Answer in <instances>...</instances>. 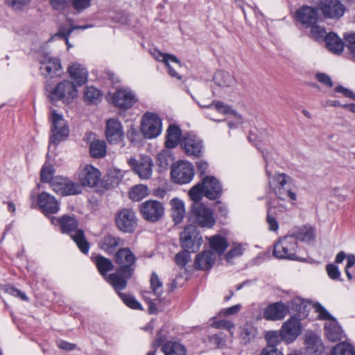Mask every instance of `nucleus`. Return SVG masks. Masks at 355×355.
<instances>
[{
	"instance_id": "20e7f679",
	"label": "nucleus",
	"mask_w": 355,
	"mask_h": 355,
	"mask_svg": "<svg viewBox=\"0 0 355 355\" xmlns=\"http://www.w3.org/2000/svg\"><path fill=\"white\" fill-rule=\"evenodd\" d=\"M37 58L40 64V73L45 78H53L62 75L63 71L59 58L53 57L45 51L40 52Z\"/></svg>"
},
{
	"instance_id": "9b49d317",
	"label": "nucleus",
	"mask_w": 355,
	"mask_h": 355,
	"mask_svg": "<svg viewBox=\"0 0 355 355\" xmlns=\"http://www.w3.org/2000/svg\"><path fill=\"white\" fill-rule=\"evenodd\" d=\"M140 214L142 217L150 222H157L164 214L163 205L154 200H148L142 202L139 206Z\"/></svg>"
},
{
	"instance_id": "e433bc0d",
	"label": "nucleus",
	"mask_w": 355,
	"mask_h": 355,
	"mask_svg": "<svg viewBox=\"0 0 355 355\" xmlns=\"http://www.w3.org/2000/svg\"><path fill=\"white\" fill-rule=\"evenodd\" d=\"M94 263L101 275L105 277L107 272L114 269L112 261L102 255H98L94 259Z\"/></svg>"
},
{
	"instance_id": "8fccbe9b",
	"label": "nucleus",
	"mask_w": 355,
	"mask_h": 355,
	"mask_svg": "<svg viewBox=\"0 0 355 355\" xmlns=\"http://www.w3.org/2000/svg\"><path fill=\"white\" fill-rule=\"evenodd\" d=\"M266 222L269 226L270 231H276L279 228V224L276 218V208L269 207L268 208V214L266 217Z\"/></svg>"
},
{
	"instance_id": "864d4df0",
	"label": "nucleus",
	"mask_w": 355,
	"mask_h": 355,
	"mask_svg": "<svg viewBox=\"0 0 355 355\" xmlns=\"http://www.w3.org/2000/svg\"><path fill=\"white\" fill-rule=\"evenodd\" d=\"M172 160V157L167 150H163L157 154V164L162 168H166Z\"/></svg>"
},
{
	"instance_id": "774afa93",
	"label": "nucleus",
	"mask_w": 355,
	"mask_h": 355,
	"mask_svg": "<svg viewBox=\"0 0 355 355\" xmlns=\"http://www.w3.org/2000/svg\"><path fill=\"white\" fill-rule=\"evenodd\" d=\"M6 291L8 294H10L15 297H18L19 298H20L22 300L27 301L28 300V297L26 295V294L24 292H22L12 286L7 287Z\"/></svg>"
},
{
	"instance_id": "6e6552de",
	"label": "nucleus",
	"mask_w": 355,
	"mask_h": 355,
	"mask_svg": "<svg viewBox=\"0 0 355 355\" xmlns=\"http://www.w3.org/2000/svg\"><path fill=\"white\" fill-rule=\"evenodd\" d=\"M52 135L50 137L49 144H58L64 140L69 135V128L66 124L62 114H58L55 110L51 112Z\"/></svg>"
},
{
	"instance_id": "f3484780",
	"label": "nucleus",
	"mask_w": 355,
	"mask_h": 355,
	"mask_svg": "<svg viewBox=\"0 0 355 355\" xmlns=\"http://www.w3.org/2000/svg\"><path fill=\"white\" fill-rule=\"evenodd\" d=\"M128 164L141 179L147 180L151 177L153 164L149 157H143L139 160L130 158Z\"/></svg>"
},
{
	"instance_id": "6e6d98bb",
	"label": "nucleus",
	"mask_w": 355,
	"mask_h": 355,
	"mask_svg": "<svg viewBox=\"0 0 355 355\" xmlns=\"http://www.w3.org/2000/svg\"><path fill=\"white\" fill-rule=\"evenodd\" d=\"M191 252H188L184 250L183 251L179 252L175 257V262L178 266L180 268H184L187 263L189 261L191 257L190 253Z\"/></svg>"
},
{
	"instance_id": "680f3d73",
	"label": "nucleus",
	"mask_w": 355,
	"mask_h": 355,
	"mask_svg": "<svg viewBox=\"0 0 355 355\" xmlns=\"http://www.w3.org/2000/svg\"><path fill=\"white\" fill-rule=\"evenodd\" d=\"M326 270L328 276L333 280H339L340 278V272L338 270V266L333 263L327 264L326 266Z\"/></svg>"
},
{
	"instance_id": "bb28decb",
	"label": "nucleus",
	"mask_w": 355,
	"mask_h": 355,
	"mask_svg": "<svg viewBox=\"0 0 355 355\" xmlns=\"http://www.w3.org/2000/svg\"><path fill=\"white\" fill-rule=\"evenodd\" d=\"M216 259L215 254L211 251H204L196 256L195 260L196 268L200 270H209Z\"/></svg>"
},
{
	"instance_id": "6ab92c4d",
	"label": "nucleus",
	"mask_w": 355,
	"mask_h": 355,
	"mask_svg": "<svg viewBox=\"0 0 355 355\" xmlns=\"http://www.w3.org/2000/svg\"><path fill=\"white\" fill-rule=\"evenodd\" d=\"M113 104L119 108L127 110L136 101L135 94L128 89H118L112 97Z\"/></svg>"
},
{
	"instance_id": "9d476101",
	"label": "nucleus",
	"mask_w": 355,
	"mask_h": 355,
	"mask_svg": "<svg viewBox=\"0 0 355 355\" xmlns=\"http://www.w3.org/2000/svg\"><path fill=\"white\" fill-rule=\"evenodd\" d=\"M141 131L146 138L157 137L162 131V121L157 114L146 113L141 120Z\"/></svg>"
},
{
	"instance_id": "0e129e2a",
	"label": "nucleus",
	"mask_w": 355,
	"mask_h": 355,
	"mask_svg": "<svg viewBox=\"0 0 355 355\" xmlns=\"http://www.w3.org/2000/svg\"><path fill=\"white\" fill-rule=\"evenodd\" d=\"M72 0H50L52 7L56 10H63L71 3Z\"/></svg>"
},
{
	"instance_id": "473e14b6",
	"label": "nucleus",
	"mask_w": 355,
	"mask_h": 355,
	"mask_svg": "<svg viewBox=\"0 0 355 355\" xmlns=\"http://www.w3.org/2000/svg\"><path fill=\"white\" fill-rule=\"evenodd\" d=\"M164 355H186L185 347L175 341H167L162 347Z\"/></svg>"
},
{
	"instance_id": "c03bdc74",
	"label": "nucleus",
	"mask_w": 355,
	"mask_h": 355,
	"mask_svg": "<svg viewBox=\"0 0 355 355\" xmlns=\"http://www.w3.org/2000/svg\"><path fill=\"white\" fill-rule=\"evenodd\" d=\"M198 103L201 107H205V108H210V107H211V106L213 105H214L215 109L220 113H223V114L232 113L235 116L237 115V113L235 111L232 110V109L230 106L224 104L221 101H216V102L213 101L210 104H205V103Z\"/></svg>"
},
{
	"instance_id": "cd10ccee",
	"label": "nucleus",
	"mask_w": 355,
	"mask_h": 355,
	"mask_svg": "<svg viewBox=\"0 0 355 355\" xmlns=\"http://www.w3.org/2000/svg\"><path fill=\"white\" fill-rule=\"evenodd\" d=\"M68 72L78 85H84L87 80L88 72L80 64L73 63L68 67Z\"/></svg>"
},
{
	"instance_id": "338daca9",
	"label": "nucleus",
	"mask_w": 355,
	"mask_h": 355,
	"mask_svg": "<svg viewBox=\"0 0 355 355\" xmlns=\"http://www.w3.org/2000/svg\"><path fill=\"white\" fill-rule=\"evenodd\" d=\"M315 78L320 83L328 87H331L333 86V82L330 76L324 73H318L315 75Z\"/></svg>"
},
{
	"instance_id": "c756f323",
	"label": "nucleus",
	"mask_w": 355,
	"mask_h": 355,
	"mask_svg": "<svg viewBox=\"0 0 355 355\" xmlns=\"http://www.w3.org/2000/svg\"><path fill=\"white\" fill-rule=\"evenodd\" d=\"M324 42L327 48L332 53H340L343 50V42L334 33L327 34L324 37Z\"/></svg>"
},
{
	"instance_id": "0eeeda50",
	"label": "nucleus",
	"mask_w": 355,
	"mask_h": 355,
	"mask_svg": "<svg viewBox=\"0 0 355 355\" xmlns=\"http://www.w3.org/2000/svg\"><path fill=\"white\" fill-rule=\"evenodd\" d=\"M194 176L193 165L188 162L179 161L172 165L171 177L177 184H184L190 182Z\"/></svg>"
},
{
	"instance_id": "5fc2aeb1",
	"label": "nucleus",
	"mask_w": 355,
	"mask_h": 355,
	"mask_svg": "<svg viewBox=\"0 0 355 355\" xmlns=\"http://www.w3.org/2000/svg\"><path fill=\"white\" fill-rule=\"evenodd\" d=\"M244 252V248L242 247L241 245L237 244L234 246L233 248H232L230 251L227 252V254L225 256V260L228 263H232V261L235 257H238L239 256H241Z\"/></svg>"
},
{
	"instance_id": "58836bf2",
	"label": "nucleus",
	"mask_w": 355,
	"mask_h": 355,
	"mask_svg": "<svg viewBox=\"0 0 355 355\" xmlns=\"http://www.w3.org/2000/svg\"><path fill=\"white\" fill-rule=\"evenodd\" d=\"M291 236H294L296 238L297 242V240H300L304 242H309L312 241L315 237L314 229L311 227L304 226L300 227Z\"/></svg>"
},
{
	"instance_id": "79ce46f5",
	"label": "nucleus",
	"mask_w": 355,
	"mask_h": 355,
	"mask_svg": "<svg viewBox=\"0 0 355 355\" xmlns=\"http://www.w3.org/2000/svg\"><path fill=\"white\" fill-rule=\"evenodd\" d=\"M148 187L144 184L133 187L130 192V198L134 201H140L148 195Z\"/></svg>"
},
{
	"instance_id": "37998d69",
	"label": "nucleus",
	"mask_w": 355,
	"mask_h": 355,
	"mask_svg": "<svg viewBox=\"0 0 355 355\" xmlns=\"http://www.w3.org/2000/svg\"><path fill=\"white\" fill-rule=\"evenodd\" d=\"M151 54L157 61L164 62L165 64L171 62L175 63L176 66L180 67V60L173 55L163 53L157 49H154Z\"/></svg>"
},
{
	"instance_id": "13d9d810",
	"label": "nucleus",
	"mask_w": 355,
	"mask_h": 355,
	"mask_svg": "<svg viewBox=\"0 0 355 355\" xmlns=\"http://www.w3.org/2000/svg\"><path fill=\"white\" fill-rule=\"evenodd\" d=\"M92 0H72L71 5L76 12L80 13L91 6Z\"/></svg>"
},
{
	"instance_id": "de8ad7c7",
	"label": "nucleus",
	"mask_w": 355,
	"mask_h": 355,
	"mask_svg": "<svg viewBox=\"0 0 355 355\" xmlns=\"http://www.w3.org/2000/svg\"><path fill=\"white\" fill-rule=\"evenodd\" d=\"M189 195L190 198L195 202L194 204H200L199 202L204 196V187L202 182H199L194 185L189 190Z\"/></svg>"
},
{
	"instance_id": "a211bd4d",
	"label": "nucleus",
	"mask_w": 355,
	"mask_h": 355,
	"mask_svg": "<svg viewBox=\"0 0 355 355\" xmlns=\"http://www.w3.org/2000/svg\"><path fill=\"white\" fill-rule=\"evenodd\" d=\"M301 331L302 326L300 320L292 317L282 325L281 337L286 343H291L297 338Z\"/></svg>"
},
{
	"instance_id": "2f4dec72",
	"label": "nucleus",
	"mask_w": 355,
	"mask_h": 355,
	"mask_svg": "<svg viewBox=\"0 0 355 355\" xmlns=\"http://www.w3.org/2000/svg\"><path fill=\"white\" fill-rule=\"evenodd\" d=\"M181 137V130L178 126L171 125L167 130L165 145L168 148H173L178 146Z\"/></svg>"
},
{
	"instance_id": "bf43d9fd",
	"label": "nucleus",
	"mask_w": 355,
	"mask_h": 355,
	"mask_svg": "<svg viewBox=\"0 0 355 355\" xmlns=\"http://www.w3.org/2000/svg\"><path fill=\"white\" fill-rule=\"evenodd\" d=\"M309 28H311V35L316 40L324 39L327 35L325 29L317 25V24H313V26H310Z\"/></svg>"
},
{
	"instance_id": "412c9836",
	"label": "nucleus",
	"mask_w": 355,
	"mask_h": 355,
	"mask_svg": "<svg viewBox=\"0 0 355 355\" xmlns=\"http://www.w3.org/2000/svg\"><path fill=\"white\" fill-rule=\"evenodd\" d=\"M37 205L45 215L55 214L60 209L58 202L55 197L46 192H42L39 195Z\"/></svg>"
},
{
	"instance_id": "4d7b16f0",
	"label": "nucleus",
	"mask_w": 355,
	"mask_h": 355,
	"mask_svg": "<svg viewBox=\"0 0 355 355\" xmlns=\"http://www.w3.org/2000/svg\"><path fill=\"white\" fill-rule=\"evenodd\" d=\"M345 45L349 51L352 59L355 61V33H352L345 36Z\"/></svg>"
},
{
	"instance_id": "4be33fe9",
	"label": "nucleus",
	"mask_w": 355,
	"mask_h": 355,
	"mask_svg": "<svg viewBox=\"0 0 355 355\" xmlns=\"http://www.w3.org/2000/svg\"><path fill=\"white\" fill-rule=\"evenodd\" d=\"M100 177V171L91 165H86L78 174V179L81 184L90 187L97 185Z\"/></svg>"
},
{
	"instance_id": "1a4fd4ad",
	"label": "nucleus",
	"mask_w": 355,
	"mask_h": 355,
	"mask_svg": "<svg viewBox=\"0 0 355 355\" xmlns=\"http://www.w3.org/2000/svg\"><path fill=\"white\" fill-rule=\"evenodd\" d=\"M190 220L202 227H211L215 224L212 211L202 204L193 205Z\"/></svg>"
},
{
	"instance_id": "4468645a",
	"label": "nucleus",
	"mask_w": 355,
	"mask_h": 355,
	"mask_svg": "<svg viewBox=\"0 0 355 355\" xmlns=\"http://www.w3.org/2000/svg\"><path fill=\"white\" fill-rule=\"evenodd\" d=\"M117 227L123 232H132L137 227L135 213L130 209H123L116 216Z\"/></svg>"
},
{
	"instance_id": "a18cd8bd",
	"label": "nucleus",
	"mask_w": 355,
	"mask_h": 355,
	"mask_svg": "<svg viewBox=\"0 0 355 355\" xmlns=\"http://www.w3.org/2000/svg\"><path fill=\"white\" fill-rule=\"evenodd\" d=\"M101 94L94 87H87L85 92V100L89 104H96L100 101Z\"/></svg>"
},
{
	"instance_id": "e2e57ef3",
	"label": "nucleus",
	"mask_w": 355,
	"mask_h": 355,
	"mask_svg": "<svg viewBox=\"0 0 355 355\" xmlns=\"http://www.w3.org/2000/svg\"><path fill=\"white\" fill-rule=\"evenodd\" d=\"M29 0H6V3L15 10H21L28 5Z\"/></svg>"
},
{
	"instance_id": "f257e3e1",
	"label": "nucleus",
	"mask_w": 355,
	"mask_h": 355,
	"mask_svg": "<svg viewBox=\"0 0 355 355\" xmlns=\"http://www.w3.org/2000/svg\"><path fill=\"white\" fill-rule=\"evenodd\" d=\"M114 260L118 266L116 272L109 275L106 280L119 291L126 287L127 279L133 275L137 258L129 248H122L115 252Z\"/></svg>"
},
{
	"instance_id": "a19ab883",
	"label": "nucleus",
	"mask_w": 355,
	"mask_h": 355,
	"mask_svg": "<svg viewBox=\"0 0 355 355\" xmlns=\"http://www.w3.org/2000/svg\"><path fill=\"white\" fill-rule=\"evenodd\" d=\"M123 176V173L121 170L115 168H110L107 171L106 182L114 187L119 184Z\"/></svg>"
},
{
	"instance_id": "2eb2a0df",
	"label": "nucleus",
	"mask_w": 355,
	"mask_h": 355,
	"mask_svg": "<svg viewBox=\"0 0 355 355\" xmlns=\"http://www.w3.org/2000/svg\"><path fill=\"white\" fill-rule=\"evenodd\" d=\"M324 17L330 19H340L345 11V6L339 0H323L318 4Z\"/></svg>"
},
{
	"instance_id": "3c124183",
	"label": "nucleus",
	"mask_w": 355,
	"mask_h": 355,
	"mask_svg": "<svg viewBox=\"0 0 355 355\" xmlns=\"http://www.w3.org/2000/svg\"><path fill=\"white\" fill-rule=\"evenodd\" d=\"M55 170L53 167L49 164H44L42 166L40 172V178L42 182H49L54 178L53 176L54 175Z\"/></svg>"
},
{
	"instance_id": "09e8293b",
	"label": "nucleus",
	"mask_w": 355,
	"mask_h": 355,
	"mask_svg": "<svg viewBox=\"0 0 355 355\" xmlns=\"http://www.w3.org/2000/svg\"><path fill=\"white\" fill-rule=\"evenodd\" d=\"M150 288L155 295L160 297L162 295V283L156 272H153L150 277Z\"/></svg>"
},
{
	"instance_id": "ea45409f",
	"label": "nucleus",
	"mask_w": 355,
	"mask_h": 355,
	"mask_svg": "<svg viewBox=\"0 0 355 355\" xmlns=\"http://www.w3.org/2000/svg\"><path fill=\"white\" fill-rule=\"evenodd\" d=\"M89 151L92 157L101 158L106 155V144L104 141L95 140L91 143Z\"/></svg>"
},
{
	"instance_id": "7c9ffc66",
	"label": "nucleus",
	"mask_w": 355,
	"mask_h": 355,
	"mask_svg": "<svg viewBox=\"0 0 355 355\" xmlns=\"http://www.w3.org/2000/svg\"><path fill=\"white\" fill-rule=\"evenodd\" d=\"M171 216L175 224L181 223L185 216L184 204L178 198H173L171 200Z\"/></svg>"
},
{
	"instance_id": "393cba45",
	"label": "nucleus",
	"mask_w": 355,
	"mask_h": 355,
	"mask_svg": "<svg viewBox=\"0 0 355 355\" xmlns=\"http://www.w3.org/2000/svg\"><path fill=\"white\" fill-rule=\"evenodd\" d=\"M123 245L121 239L112 234L105 235L98 243L99 248L107 254H113L118 247Z\"/></svg>"
},
{
	"instance_id": "4c0bfd02",
	"label": "nucleus",
	"mask_w": 355,
	"mask_h": 355,
	"mask_svg": "<svg viewBox=\"0 0 355 355\" xmlns=\"http://www.w3.org/2000/svg\"><path fill=\"white\" fill-rule=\"evenodd\" d=\"M257 335V329L251 324L246 323L241 327L240 339L244 345L249 343Z\"/></svg>"
},
{
	"instance_id": "69168bd1",
	"label": "nucleus",
	"mask_w": 355,
	"mask_h": 355,
	"mask_svg": "<svg viewBox=\"0 0 355 355\" xmlns=\"http://www.w3.org/2000/svg\"><path fill=\"white\" fill-rule=\"evenodd\" d=\"M274 180L277 182L275 187H286L291 178L285 173H279L275 175Z\"/></svg>"
},
{
	"instance_id": "c85d7f7f",
	"label": "nucleus",
	"mask_w": 355,
	"mask_h": 355,
	"mask_svg": "<svg viewBox=\"0 0 355 355\" xmlns=\"http://www.w3.org/2000/svg\"><path fill=\"white\" fill-rule=\"evenodd\" d=\"M305 345L306 353L309 355H321L324 350L322 340L316 335L307 336Z\"/></svg>"
},
{
	"instance_id": "423d86ee",
	"label": "nucleus",
	"mask_w": 355,
	"mask_h": 355,
	"mask_svg": "<svg viewBox=\"0 0 355 355\" xmlns=\"http://www.w3.org/2000/svg\"><path fill=\"white\" fill-rule=\"evenodd\" d=\"M76 96L75 85L69 80H64L59 83L50 92L49 98L51 101L60 100L64 103H69Z\"/></svg>"
},
{
	"instance_id": "72a5a7b5",
	"label": "nucleus",
	"mask_w": 355,
	"mask_h": 355,
	"mask_svg": "<svg viewBox=\"0 0 355 355\" xmlns=\"http://www.w3.org/2000/svg\"><path fill=\"white\" fill-rule=\"evenodd\" d=\"M214 80L217 85L222 87H231L234 85L236 82L232 75L223 71H217L214 76Z\"/></svg>"
},
{
	"instance_id": "603ef678",
	"label": "nucleus",
	"mask_w": 355,
	"mask_h": 355,
	"mask_svg": "<svg viewBox=\"0 0 355 355\" xmlns=\"http://www.w3.org/2000/svg\"><path fill=\"white\" fill-rule=\"evenodd\" d=\"M119 295L123 302L130 308L138 310L142 309L141 304L132 295L122 293H119Z\"/></svg>"
},
{
	"instance_id": "aec40b11",
	"label": "nucleus",
	"mask_w": 355,
	"mask_h": 355,
	"mask_svg": "<svg viewBox=\"0 0 355 355\" xmlns=\"http://www.w3.org/2000/svg\"><path fill=\"white\" fill-rule=\"evenodd\" d=\"M204 187V196L209 200H216L222 195V186L214 176L207 175L202 181Z\"/></svg>"
},
{
	"instance_id": "5701e85b",
	"label": "nucleus",
	"mask_w": 355,
	"mask_h": 355,
	"mask_svg": "<svg viewBox=\"0 0 355 355\" xmlns=\"http://www.w3.org/2000/svg\"><path fill=\"white\" fill-rule=\"evenodd\" d=\"M105 135L107 141L111 144L121 141L123 137L121 123L115 119H108L106 122Z\"/></svg>"
},
{
	"instance_id": "7ed1b4c3",
	"label": "nucleus",
	"mask_w": 355,
	"mask_h": 355,
	"mask_svg": "<svg viewBox=\"0 0 355 355\" xmlns=\"http://www.w3.org/2000/svg\"><path fill=\"white\" fill-rule=\"evenodd\" d=\"M297 242L294 236L287 235L280 238L274 245L273 255L279 259L297 260Z\"/></svg>"
},
{
	"instance_id": "a878e982",
	"label": "nucleus",
	"mask_w": 355,
	"mask_h": 355,
	"mask_svg": "<svg viewBox=\"0 0 355 355\" xmlns=\"http://www.w3.org/2000/svg\"><path fill=\"white\" fill-rule=\"evenodd\" d=\"M324 334L328 340L331 342L339 341L343 337V331L336 318L325 322Z\"/></svg>"
},
{
	"instance_id": "ddd939ff",
	"label": "nucleus",
	"mask_w": 355,
	"mask_h": 355,
	"mask_svg": "<svg viewBox=\"0 0 355 355\" xmlns=\"http://www.w3.org/2000/svg\"><path fill=\"white\" fill-rule=\"evenodd\" d=\"M180 145L187 155L192 157H200L203 153V142L198 137L188 134L180 141Z\"/></svg>"
},
{
	"instance_id": "052dcab7",
	"label": "nucleus",
	"mask_w": 355,
	"mask_h": 355,
	"mask_svg": "<svg viewBox=\"0 0 355 355\" xmlns=\"http://www.w3.org/2000/svg\"><path fill=\"white\" fill-rule=\"evenodd\" d=\"M314 308L315 309L316 312L319 315L320 319L325 320L329 321L330 320H334V318L327 311V309L322 306L320 304L316 303L314 305Z\"/></svg>"
},
{
	"instance_id": "dca6fc26",
	"label": "nucleus",
	"mask_w": 355,
	"mask_h": 355,
	"mask_svg": "<svg viewBox=\"0 0 355 355\" xmlns=\"http://www.w3.org/2000/svg\"><path fill=\"white\" fill-rule=\"evenodd\" d=\"M318 10L319 8L302 6L296 10L295 19L306 28H309L310 26L318 23L319 19Z\"/></svg>"
},
{
	"instance_id": "f8f14e48",
	"label": "nucleus",
	"mask_w": 355,
	"mask_h": 355,
	"mask_svg": "<svg viewBox=\"0 0 355 355\" xmlns=\"http://www.w3.org/2000/svg\"><path fill=\"white\" fill-rule=\"evenodd\" d=\"M52 189L61 196L76 195L81 192L78 184L73 182L67 178L57 176L51 182Z\"/></svg>"
},
{
	"instance_id": "b1692460",
	"label": "nucleus",
	"mask_w": 355,
	"mask_h": 355,
	"mask_svg": "<svg viewBox=\"0 0 355 355\" xmlns=\"http://www.w3.org/2000/svg\"><path fill=\"white\" fill-rule=\"evenodd\" d=\"M288 312L286 306L282 302L269 305L264 311L263 317L268 320H282Z\"/></svg>"
},
{
	"instance_id": "49530a36",
	"label": "nucleus",
	"mask_w": 355,
	"mask_h": 355,
	"mask_svg": "<svg viewBox=\"0 0 355 355\" xmlns=\"http://www.w3.org/2000/svg\"><path fill=\"white\" fill-rule=\"evenodd\" d=\"M331 355H355V351L350 344L340 343L334 348Z\"/></svg>"
},
{
	"instance_id": "39448f33",
	"label": "nucleus",
	"mask_w": 355,
	"mask_h": 355,
	"mask_svg": "<svg viewBox=\"0 0 355 355\" xmlns=\"http://www.w3.org/2000/svg\"><path fill=\"white\" fill-rule=\"evenodd\" d=\"M180 241L181 247L188 252H197L202 243V239L194 225L186 226L183 231L180 234Z\"/></svg>"
},
{
	"instance_id": "f03ea898",
	"label": "nucleus",
	"mask_w": 355,
	"mask_h": 355,
	"mask_svg": "<svg viewBox=\"0 0 355 355\" xmlns=\"http://www.w3.org/2000/svg\"><path fill=\"white\" fill-rule=\"evenodd\" d=\"M58 224L63 233L70 234L71 239L83 254H87L89 243L87 241L84 231L78 229V222L74 216L64 215L58 219Z\"/></svg>"
},
{
	"instance_id": "f704fd0d",
	"label": "nucleus",
	"mask_w": 355,
	"mask_h": 355,
	"mask_svg": "<svg viewBox=\"0 0 355 355\" xmlns=\"http://www.w3.org/2000/svg\"><path fill=\"white\" fill-rule=\"evenodd\" d=\"M268 345L265 347L261 355H283V354L275 348L278 341V336L276 332L268 333L266 335Z\"/></svg>"
},
{
	"instance_id": "c9c22d12",
	"label": "nucleus",
	"mask_w": 355,
	"mask_h": 355,
	"mask_svg": "<svg viewBox=\"0 0 355 355\" xmlns=\"http://www.w3.org/2000/svg\"><path fill=\"white\" fill-rule=\"evenodd\" d=\"M209 245L211 248L218 255L223 254L228 247L227 241L221 235L211 236L209 239Z\"/></svg>"
}]
</instances>
